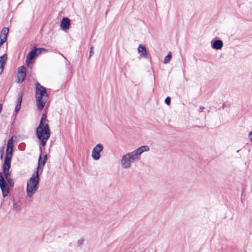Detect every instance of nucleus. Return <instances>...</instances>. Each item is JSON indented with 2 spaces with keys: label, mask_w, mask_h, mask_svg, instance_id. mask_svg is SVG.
I'll return each mask as SVG.
<instances>
[{
  "label": "nucleus",
  "mask_w": 252,
  "mask_h": 252,
  "mask_svg": "<svg viewBox=\"0 0 252 252\" xmlns=\"http://www.w3.org/2000/svg\"><path fill=\"white\" fill-rule=\"evenodd\" d=\"M149 151L148 146H142L132 152L124 155L121 159V165L123 168L127 169L135 160L140 159V156L144 152Z\"/></svg>",
  "instance_id": "nucleus-1"
},
{
  "label": "nucleus",
  "mask_w": 252,
  "mask_h": 252,
  "mask_svg": "<svg viewBox=\"0 0 252 252\" xmlns=\"http://www.w3.org/2000/svg\"><path fill=\"white\" fill-rule=\"evenodd\" d=\"M46 119V114H43L40 121L39 125L36 130L37 138L40 140L41 144L44 146L50 137V130L48 124L44 125Z\"/></svg>",
  "instance_id": "nucleus-2"
},
{
  "label": "nucleus",
  "mask_w": 252,
  "mask_h": 252,
  "mask_svg": "<svg viewBox=\"0 0 252 252\" xmlns=\"http://www.w3.org/2000/svg\"><path fill=\"white\" fill-rule=\"evenodd\" d=\"M35 98L37 108L39 110L43 109L45 104L48 101L49 95L45 87L40 84L38 82L35 83Z\"/></svg>",
  "instance_id": "nucleus-3"
},
{
  "label": "nucleus",
  "mask_w": 252,
  "mask_h": 252,
  "mask_svg": "<svg viewBox=\"0 0 252 252\" xmlns=\"http://www.w3.org/2000/svg\"><path fill=\"white\" fill-rule=\"evenodd\" d=\"M39 182L38 171L33 174L27 183L26 192L29 197H32L37 191Z\"/></svg>",
  "instance_id": "nucleus-4"
},
{
  "label": "nucleus",
  "mask_w": 252,
  "mask_h": 252,
  "mask_svg": "<svg viewBox=\"0 0 252 252\" xmlns=\"http://www.w3.org/2000/svg\"><path fill=\"white\" fill-rule=\"evenodd\" d=\"M103 147L102 144H97L93 149L92 158L95 160H98L100 158V153L103 151Z\"/></svg>",
  "instance_id": "nucleus-5"
},
{
  "label": "nucleus",
  "mask_w": 252,
  "mask_h": 252,
  "mask_svg": "<svg viewBox=\"0 0 252 252\" xmlns=\"http://www.w3.org/2000/svg\"><path fill=\"white\" fill-rule=\"evenodd\" d=\"M0 188L1 189L3 196L4 197H6L9 193V188L7 184L4 181L1 172H0Z\"/></svg>",
  "instance_id": "nucleus-6"
},
{
  "label": "nucleus",
  "mask_w": 252,
  "mask_h": 252,
  "mask_svg": "<svg viewBox=\"0 0 252 252\" xmlns=\"http://www.w3.org/2000/svg\"><path fill=\"white\" fill-rule=\"evenodd\" d=\"M46 50L45 49L42 48H35V49L32 50L27 55L26 59H27L28 61L33 60L38 55L41 53L42 51Z\"/></svg>",
  "instance_id": "nucleus-7"
},
{
  "label": "nucleus",
  "mask_w": 252,
  "mask_h": 252,
  "mask_svg": "<svg viewBox=\"0 0 252 252\" xmlns=\"http://www.w3.org/2000/svg\"><path fill=\"white\" fill-rule=\"evenodd\" d=\"M26 76V68L24 66H21L18 71V73L17 75V82L18 83H21L25 79V77Z\"/></svg>",
  "instance_id": "nucleus-8"
},
{
  "label": "nucleus",
  "mask_w": 252,
  "mask_h": 252,
  "mask_svg": "<svg viewBox=\"0 0 252 252\" xmlns=\"http://www.w3.org/2000/svg\"><path fill=\"white\" fill-rule=\"evenodd\" d=\"M70 21L69 19L67 17L63 18L61 22V29L63 31L68 30L70 27Z\"/></svg>",
  "instance_id": "nucleus-9"
},
{
  "label": "nucleus",
  "mask_w": 252,
  "mask_h": 252,
  "mask_svg": "<svg viewBox=\"0 0 252 252\" xmlns=\"http://www.w3.org/2000/svg\"><path fill=\"white\" fill-rule=\"evenodd\" d=\"M8 32V28L4 27L2 29L0 36V46L6 41Z\"/></svg>",
  "instance_id": "nucleus-10"
},
{
  "label": "nucleus",
  "mask_w": 252,
  "mask_h": 252,
  "mask_svg": "<svg viewBox=\"0 0 252 252\" xmlns=\"http://www.w3.org/2000/svg\"><path fill=\"white\" fill-rule=\"evenodd\" d=\"M11 157L5 156L4 161L2 165L3 172L9 171L10 167Z\"/></svg>",
  "instance_id": "nucleus-11"
},
{
  "label": "nucleus",
  "mask_w": 252,
  "mask_h": 252,
  "mask_svg": "<svg viewBox=\"0 0 252 252\" xmlns=\"http://www.w3.org/2000/svg\"><path fill=\"white\" fill-rule=\"evenodd\" d=\"M7 60V55L4 54L0 57V74H1L3 70L4 64Z\"/></svg>",
  "instance_id": "nucleus-12"
},
{
  "label": "nucleus",
  "mask_w": 252,
  "mask_h": 252,
  "mask_svg": "<svg viewBox=\"0 0 252 252\" xmlns=\"http://www.w3.org/2000/svg\"><path fill=\"white\" fill-rule=\"evenodd\" d=\"M222 46H223V42L220 39H218V40H215L212 44V47L213 49H215L216 50L220 49L222 47Z\"/></svg>",
  "instance_id": "nucleus-13"
},
{
  "label": "nucleus",
  "mask_w": 252,
  "mask_h": 252,
  "mask_svg": "<svg viewBox=\"0 0 252 252\" xmlns=\"http://www.w3.org/2000/svg\"><path fill=\"white\" fill-rule=\"evenodd\" d=\"M22 100V94L21 93H20L18 94L17 104L15 108V111L16 113H17L20 109Z\"/></svg>",
  "instance_id": "nucleus-14"
},
{
  "label": "nucleus",
  "mask_w": 252,
  "mask_h": 252,
  "mask_svg": "<svg viewBox=\"0 0 252 252\" xmlns=\"http://www.w3.org/2000/svg\"><path fill=\"white\" fill-rule=\"evenodd\" d=\"M3 172L4 175L5 176V178L6 181H7L8 184L9 185V186L13 187L14 185V182H13L12 179L10 177V173H9V171Z\"/></svg>",
  "instance_id": "nucleus-15"
},
{
  "label": "nucleus",
  "mask_w": 252,
  "mask_h": 252,
  "mask_svg": "<svg viewBox=\"0 0 252 252\" xmlns=\"http://www.w3.org/2000/svg\"><path fill=\"white\" fill-rule=\"evenodd\" d=\"M138 51L141 53V56L145 58H147L148 57L146 49L144 46L142 45H139L138 48Z\"/></svg>",
  "instance_id": "nucleus-16"
},
{
  "label": "nucleus",
  "mask_w": 252,
  "mask_h": 252,
  "mask_svg": "<svg viewBox=\"0 0 252 252\" xmlns=\"http://www.w3.org/2000/svg\"><path fill=\"white\" fill-rule=\"evenodd\" d=\"M13 209L16 211H20L21 210V204L18 202H13Z\"/></svg>",
  "instance_id": "nucleus-17"
},
{
  "label": "nucleus",
  "mask_w": 252,
  "mask_h": 252,
  "mask_svg": "<svg viewBox=\"0 0 252 252\" xmlns=\"http://www.w3.org/2000/svg\"><path fill=\"white\" fill-rule=\"evenodd\" d=\"M13 137H12L8 141V142H7V149H13V143H14V140L13 139Z\"/></svg>",
  "instance_id": "nucleus-18"
},
{
  "label": "nucleus",
  "mask_w": 252,
  "mask_h": 252,
  "mask_svg": "<svg viewBox=\"0 0 252 252\" xmlns=\"http://www.w3.org/2000/svg\"><path fill=\"white\" fill-rule=\"evenodd\" d=\"M171 57H172V55H171V53L170 52H169L167 55L166 56H165V57L164 58V63L166 64V63H169L171 59Z\"/></svg>",
  "instance_id": "nucleus-19"
},
{
  "label": "nucleus",
  "mask_w": 252,
  "mask_h": 252,
  "mask_svg": "<svg viewBox=\"0 0 252 252\" xmlns=\"http://www.w3.org/2000/svg\"><path fill=\"white\" fill-rule=\"evenodd\" d=\"M13 150L11 149H7L6 150V156H8L12 158Z\"/></svg>",
  "instance_id": "nucleus-20"
},
{
  "label": "nucleus",
  "mask_w": 252,
  "mask_h": 252,
  "mask_svg": "<svg viewBox=\"0 0 252 252\" xmlns=\"http://www.w3.org/2000/svg\"><path fill=\"white\" fill-rule=\"evenodd\" d=\"M41 160H42L41 156L40 155L39 159H38V166H37V170L36 171L38 172L40 166L42 165V161Z\"/></svg>",
  "instance_id": "nucleus-21"
},
{
  "label": "nucleus",
  "mask_w": 252,
  "mask_h": 252,
  "mask_svg": "<svg viewBox=\"0 0 252 252\" xmlns=\"http://www.w3.org/2000/svg\"><path fill=\"white\" fill-rule=\"evenodd\" d=\"M32 60H29L28 61L27 59L26 60V63L28 67H29L30 68H32Z\"/></svg>",
  "instance_id": "nucleus-22"
},
{
  "label": "nucleus",
  "mask_w": 252,
  "mask_h": 252,
  "mask_svg": "<svg viewBox=\"0 0 252 252\" xmlns=\"http://www.w3.org/2000/svg\"><path fill=\"white\" fill-rule=\"evenodd\" d=\"M84 239L83 238H81L77 240V244L78 246H81L84 242Z\"/></svg>",
  "instance_id": "nucleus-23"
},
{
  "label": "nucleus",
  "mask_w": 252,
  "mask_h": 252,
  "mask_svg": "<svg viewBox=\"0 0 252 252\" xmlns=\"http://www.w3.org/2000/svg\"><path fill=\"white\" fill-rule=\"evenodd\" d=\"M170 101H171V98L170 97L168 96L167 97L165 100H164V102L165 103L167 104V105H169L170 104Z\"/></svg>",
  "instance_id": "nucleus-24"
},
{
  "label": "nucleus",
  "mask_w": 252,
  "mask_h": 252,
  "mask_svg": "<svg viewBox=\"0 0 252 252\" xmlns=\"http://www.w3.org/2000/svg\"><path fill=\"white\" fill-rule=\"evenodd\" d=\"M94 53V47L93 46L91 47L90 49V56L89 58H90Z\"/></svg>",
  "instance_id": "nucleus-25"
},
{
  "label": "nucleus",
  "mask_w": 252,
  "mask_h": 252,
  "mask_svg": "<svg viewBox=\"0 0 252 252\" xmlns=\"http://www.w3.org/2000/svg\"><path fill=\"white\" fill-rule=\"evenodd\" d=\"M47 159V156L46 155L44 157L43 161H42V166H44Z\"/></svg>",
  "instance_id": "nucleus-26"
},
{
  "label": "nucleus",
  "mask_w": 252,
  "mask_h": 252,
  "mask_svg": "<svg viewBox=\"0 0 252 252\" xmlns=\"http://www.w3.org/2000/svg\"><path fill=\"white\" fill-rule=\"evenodd\" d=\"M248 137L249 140L252 142V131H250L248 134Z\"/></svg>",
  "instance_id": "nucleus-27"
},
{
  "label": "nucleus",
  "mask_w": 252,
  "mask_h": 252,
  "mask_svg": "<svg viewBox=\"0 0 252 252\" xmlns=\"http://www.w3.org/2000/svg\"><path fill=\"white\" fill-rule=\"evenodd\" d=\"M0 158H2L3 157V151L2 150H0Z\"/></svg>",
  "instance_id": "nucleus-28"
},
{
  "label": "nucleus",
  "mask_w": 252,
  "mask_h": 252,
  "mask_svg": "<svg viewBox=\"0 0 252 252\" xmlns=\"http://www.w3.org/2000/svg\"><path fill=\"white\" fill-rule=\"evenodd\" d=\"M2 104H0V113L1 112L2 110Z\"/></svg>",
  "instance_id": "nucleus-29"
},
{
  "label": "nucleus",
  "mask_w": 252,
  "mask_h": 252,
  "mask_svg": "<svg viewBox=\"0 0 252 252\" xmlns=\"http://www.w3.org/2000/svg\"><path fill=\"white\" fill-rule=\"evenodd\" d=\"M204 108V107L203 106H200V110H203Z\"/></svg>",
  "instance_id": "nucleus-30"
},
{
  "label": "nucleus",
  "mask_w": 252,
  "mask_h": 252,
  "mask_svg": "<svg viewBox=\"0 0 252 252\" xmlns=\"http://www.w3.org/2000/svg\"><path fill=\"white\" fill-rule=\"evenodd\" d=\"M62 56L63 57V58L66 59L65 57H64L63 55Z\"/></svg>",
  "instance_id": "nucleus-31"
}]
</instances>
